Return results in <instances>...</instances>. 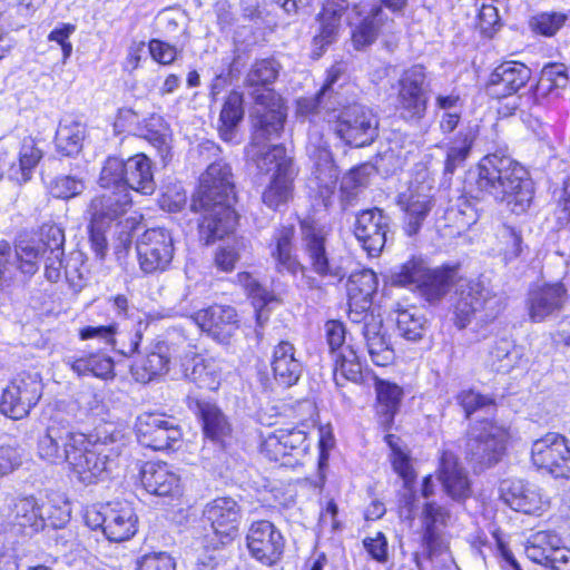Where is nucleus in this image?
<instances>
[{"mask_svg":"<svg viewBox=\"0 0 570 570\" xmlns=\"http://www.w3.org/2000/svg\"><path fill=\"white\" fill-rule=\"evenodd\" d=\"M334 381L342 386L346 381L357 383L362 380V365L355 350L345 345L334 354Z\"/></svg>","mask_w":570,"mask_h":570,"instance_id":"nucleus-49","label":"nucleus"},{"mask_svg":"<svg viewBox=\"0 0 570 570\" xmlns=\"http://www.w3.org/2000/svg\"><path fill=\"white\" fill-rule=\"evenodd\" d=\"M278 433L287 456H293L298 462L308 449L306 433L298 429H278Z\"/></svg>","mask_w":570,"mask_h":570,"instance_id":"nucleus-61","label":"nucleus"},{"mask_svg":"<svg viewBox=\"0 0 570 570\" xmlns=\"http://www.w3.org/2000/svg\"><path fill=\"white\" fill-rule=\"evenodd\" d=\"M196 406L203 422L205 436L214 442L223 443L232 433V425L226 415L215 403L197 401Z\"/></svg>","mask_w":570,"mask_h":570,"instance_id":"nucleus-41","label":"nucleus"},{"mask_svg":"<svg viewBox=\"0 0 570 570\" xmlns=\"http://www.w3.org/2000/svg\"><path fill=\"white\" fill-rule=\"evenodd\" d=\"M230 167L222 161L208 166L202 175L191 209L202 213L199 234L207 244L234 232L237 223Z\"/></svg>","mask_w":570,"mask_h":570,"instance_id":"nucleus-1","label":"nucleus"},{"mask_svg":"<svg viewBox=\"0 0 570 570\" xmlns=\"http://www.w3.org/2000/svg\"><path fill=\"white\" fill-rule=\"evenodd\" d=\"M42 379L38 372H21L2 391L0 412L12 419L26 417L42 395Z\"/></svg>","mask_w":570,"mask_h":570,"instance_id":"nucleus-7","label":"nucleus"},{"mask_svg":"<svg viewBox=\"0 0 570 570\" xmlns=\"http://www.w3.org/2000/svg\"><path fill=\"white\" fill-rule=\"evenodd\" d=\"M45 507L42 499L33 495L0 494V518L29 535L45 529Z\"/></svg>","mask_w":570,"mask_h":570,"instance_id":"nucleus-12","label":"nucleus"},{"mask_svg":"<svg viewBox=\"0 0 570 570\" xmlns=\"http://www.w3.org/2000/svg\"><path fill=\"white\" fill-rule=\"evenodd\" d=\"M248 551L265 566L275 564L284 550V538L274 524L266 520L253 522L246 535Z\"/></svg>","mask_w":570,"mask_h":570,"instance_id":"nucleus-17","label":"nucleus"},{"mask_svg":"<svg viewBox=\"0 0 570 570\" xmlns=\"http://www.w3.org/2000/svg\"><path fill=\"white\" fill-rule=\"evenodd\" d=\"M294 237V227L286 226L277 230L275 235V248L272 256L276 259V267L279 272L286 271L296 275L304 269L303 265L292 255V239Z\"/></svg>","mask_w":570,"mask_h":570,"instance_id":"nucleus-48","label":"nucleus"},{"mask_svg":"<svg viewBox=\"0 0 570 570\" xmlns=\"http://www.w3.org/2000/svg\"><path fill=\"white\" fill-rule=\"evenodd\" d=\"M171 358L170 347L166 342H157L145 356L131 367L136 381L148 383L168 373Z\"/></svg>","mask_w":570,"mask_h":570,"instance_id":"nucleus-37","label":"nucleus"},{"mask_svg":"<svg viewBox=\"0 0 570 570\" xmlns=\"http://www.w3.org/2000/svg\"><path fill=\"white\" fill-rule=\"evenodd\" d=\"M570 22V16L561 11H544L535 14L531 21V29L544 37L554 36L562 27Z\"/></svg>","mask_w":570,"mask_h":570,"instance_id":"nucleus-58","label":"nucleus"},{"mask_svg":"<svg viewBox=\"0 0 570 570\" xmlns=\"http://www.w3.org/2000/svg\"><path fill=\"white\" fill-rule=\"evenodd\" d=\"M81 340L97 338L118 350L125 356H131L138 351L142 333L138 326L132 333L125 335L116 323L101 326H87L80 331Z\"/></svg>","mask_w":570,"mask_h":570,"instance_id":"nucleus-34","label":"nucleus"},{"mask_svg":"<svg viewBox=\"0 0 570 570\" xmlns=\"http://www.w3.org/2000/svg\"><path fill=\"white\" fill-rule=\"evenodd\" d=\"M456 277V268L429 269L419 291L428 302H438L448 293Z\"/></svg>","mask_w":570,"mask_h":570,"instance_id":"nucleus-47","label":"nucleus"},{"mask_svg":"<svg viewBox=\"0 0 570 570\" xmlns=\"http://www.w3.org/2000/svg\"><path fill=\"white\" fill-rule=\"evenodd\" d=\"M271 366L275 381L285 387L295 385L303 372V363L296 355V348L287 341L279 342L273 348Z\"/></svg>","mask_w":570,"mask_h":570,"instance_id":"nucleus-35","label":"nucleus"},{"mask_svg":"<svg viewBox=\"0 0 570 570\" xmlns=\"http://www.w3.org/2000/svg\"><path fill=\"white\" fill-rule=\"evenodd\" d=\"M440 480L444 491L455 501H462L471 495V483L466 472L458 463L456 458L444 452L441 459Z\"/></svg>","mask_w":570,"mask_h":570,"instance_id":"nucleus-38","label":"nucleus"},{"mask_svg":"<svg viewBox=\"0 0 570 570\" xmlns=\"http://www.w3.org/2000/svg\"><path fill=\"white\" fill-rule=\"evenodd\" d=\"M86 137V127L83 124L70 118H65L59 122L56 131V147L63 156L77 155Z\"/></svg>","mask_w":570,"mask_h":570,"instance_id":"nucleus-46","label":"nucleus"},{"mask_svg":"<svg viewBox=\"0 0 570 570\" xmlns=\"http://www.w3.org/2000/svg\"><path fill=\"white\" fill-rule=\"evenodd\" d=\"M377 286V276L372 269L363 268L351 274L347 295L350 317L353 322H358L357 317L371 307Z\"/></svg>","mask_w":570,"mask_h":570,"instance_id":"nucleus-32","label":"nucleus"},{"mask_svg":"<svg viewBox=\"0 0 570 570\" xmlns=\"http://www.w3.org/2000/svg\"><path fill=\"white\" fill-rule=\"evenodd\" d=\"M389 218L381 209L362 212L355 223L354 234L371 256H377L387 240Z\"/></svg>","mask_w":570,"mask_h":570,"instance_id":"nucleus-24","label":"nucleus"},{"mask_svg":"<svg viewBox=\"0 0 570 570\" xmlns=\"http://www.w3.org/2000/svg\"><path fill=\"white\" fill-rule=\"evenodd\" d=\"M507 430L492 421L474 424L466 439V455L471 462L491 465L498 462L505 449Z\"/></svg>","mask_w":570,"mask_h":570,"instance_id":"nucleus-11","label":"nucleus"},{"mask_svg":"<svg viewBox=\"0 0 570 570\" xmlns=\"http://www.w3.org/2000/svg\"><path fill=\"white\" fill-rule=\"evenodd\" d=\"M159 129H147L146 139L158 150L160 157L166 160L170 156L171 131L161 118L155 119Z\"/></svg>","mask_w":570,"mask_h":570,"instance_id":"nucleus-63","label":"nucleus"},{"mask_svg":"<svg viewBox=\"0 0 570 570\" xmlns=\"http://www.w3.org/2000/svg\"><path fill=\"white\" fill-rule=\"evenodd\" d=\"M375 392L377 401L376 412L380 423L385 429H389L400 409L403 399V390L395 383L385 380H376Z\"/></svg>","mask_w":570,"mask_h":570,"instance_id":"nucleus-40","label":"nucleus"},{"mask_svg":"<svg viewBox=\"0 0 570 570\" xmlns=\"http://www.w3.org/2000/svg\"><path fill=\"white\" fill-rule=\"evenodd\" d=\"M136 570H176V562L167 552L146 553L137 560Z\"/></svg>","mask_w":570,"mask_h":570,"instance_id":"nucleus-64","label":"nucleus"},{"mask_svg":"<svg viewBox=\"0 0 570 570\" xmlns=\"http://www.w3.org/2000/svg\"><path fill=\"white\" fill-rule=\"evenodd\" d=\"M392 22L377 4L365 2L354 4L347 17L353 47L361 50L373 45L383 30L390 28Z\"/></svg>","mask_w":570,"mask_h":570,"instance_id":"nucleus-13","label":"nucleus"},{"mask_svg":"<svg viewBox=\"0 0 570 570\" xmlns=\"http://www.w3.org/2000/svg\"><path fill=\"white\" fill-rule=\"evenodd\" d=\"M425 78L422 66H413L402 73L399 80L397 101L404 118L420 119L424 116L428 102L424 91Z\"/></svg>","mask_w":570,"mask_h":570,"instance_id":"nucleus-18","label":"nucleus"},{"mask_svg":"<svg viewBox=\"0 0 570 570\" xmlns=\"http://www.w3.org/2000/svg\"><path fill=\"white\" fill-rule=\"evenodd\" d=\"M533 465L554 479L570 480V438L549 432L531 446Z\"/></svg>","mask_w":570,"mask_h":570,"instance_id":"nucleus-10","label":"nucleus"},{"mask_svg":"<svg viewBox=\"0 0 570 570\" xmlns=\"http://www.w3.org/2000/svg\"><path fill=\"white\" fill-rule=\"evenodd\" d=\"M131 205L132 199L128 190H104L91 199L88 206V215L96 226H110L126 215Z\"/></svg>","mask_w":570,"mask_h":570,"instance_id":"nucleus-26","label":"nucleus"},{"mask_svg":"<svg viewBox=\"0 0 570 570\" xmlns=\"http://www.w3.org/2000/svg\"><path fill=\"white\" fill-rule=\"evenodd\" d=\"M524 553L532 562L551 570H570V549L562 546L561 538L550 531H538L530 535Z\"/></svg>","mask_w":570,"mask_h":570,"instance_id":"nucleus-16","label":"nucleus"},{"mask_svg":"<svg viewBox=\"0 0 570 570\" xmlns=\"http://www.w3.org/2000/svg\"><path fill=\"white\" fill-rule=\"evenodd\" d=\"M140 481L154 495L175 497L181 492L178 471L165 462H146L140 470Z\"/></svg>","mask_w":570,"mask_h":570,"instance_id":"nucleus-30","label":"nucleus"},{"mask_svg":"<svg viewBox=\"0 0 570 570\" xmlns=\"http://www.w3.org/2000/svg\"><path fill=\"white\" fill-rule=\"evenodd\" d=\"M197 326L214 340L226 342L237 328V313L227 305H212L193 316Z\"/></svg>","mask_w":570,"mask_h":570,"instance_id":"nucleus-28","label":"nucleus"},{"mask_svg":"<svg viewBox=\"0 0 570 570\" xmlns=\"http://www.w3.org/2000/svg\"><path fill=\"white\" fill-rule=\"evenodd\" d=\"M137 254L140 267L146 273L164 271L174 257V242L164 228H149L138 239Z\"/></svg>","mask_w":570,"mask_h":570,"instance_id":"nucleus-15","label":"nucleus"},{"mask_svg":"<svg viewBox=\"0 0 570 570\" xmlns=\"http://www.w3.org/2000/svg\"><path fill=\"white\" fill-rule=\"evenodd\" d=\"M279 63L274 59H262L257 60L253 63L250 67L247 77H246V85L250 88H253L250 95L253 96L255 104H256V115L259 119V116L262 114H267L272 111V108L274 107L272 104V99L264 98L263 101H258V97L261 95H265L266 92L273 94L275 99H277V102L279 104V109L284 112L283 108V101L281 97H278L271 88L269 86L275 81V79L278 76L279 72Z\"/></svg>","mask_w":570,"mask_h":570,"instance_id":"nucleus-22","label":"nucleus"},{"mask_svg":"<svg viewBox=\"0 0 570 570\" xmlns=\"http://www.w3.org/2000/svg\"><path fill=\"white\" fill-rule=\"evenodd\" d=\"M501 495L512 510L524 514L540 515L550 507V499L542 489L523 480L504 481Z\"/></svg>","mask_w":570,"mask_h":570,"instance_id":"nucleus-19","label":"nucleus"},{"mask_svg":"<svg viewBox=\"0 0 570 570\" xmlns=\"http://www.w3.org/2000/svg\"><path fill=\"white\" fill-rule=\"evenodd\" d=\"M451 514L448 509L435 503L429 502L423 509V541L428 550V556L423 559L417 558V567L422 570L428 568V563H442L445 570H454V560L451 556L448 542L444 537V530L449 524Z\"/></svg>","mask_w":570,"mask_h":570,"instance_id":"nucleus-6","label":"nucleus"},{"mask_svg":"<svg viewBox=\"0 0 570 570\" xmlns=\"http://www.w3.org/2000/svg\"><path fill=\"white\" fill-rule=\"evenodd\" d=\"M294 174L284 176H272V180L263 193V203L269 208H278L285 204L292 191Z\"/></svg>","mask_w":570,"mask_h":570,"instance_id":"nucleus-57","label":"nucleus"},{"mask_svg":"<svg viewBox=\"0 0 570 570\" xmlns=\"http://www.w3.org/2000/svg\"><path fill=\"white\" fill-rule=\"evenodd\" d=\"M306 149L313 161V174L321 193L323 194L322 189L327 194L333 193L338 180V170L322 136L311 132Z\"/></svg>","mask_w":570,"mask_h":570,"instance_id":"nucleus-31","label":"nucleus"},{"mask_svg":"<svg viewBox=\"0 0 570 570\" xmlns=\"http://www.w3.org/2000/svg\"><path fill=\"white\" fill-rule=\"evenodd\" d=\"M335 118L334 131L346 144L364 147L377 137L379 119L367 107L353 104L344 107Z\"/></svg>","mask_w":570,"mask_h":570,"instance_id":"nucleus-8","label":"nucleus"},{"mask_svg":"<svg viewBox=\"0 0 570 570\" xmlns=\"http://www.w3.org/2000/svg\"><path fill=\"white\" fill-rule=\"evenodd\" d=\"M456 294L455 324L460 328H464L472 316L480 314V320L487 321L500 312L499 298L490 295L479 281L460 279Z\"/></svg>","mask_w":570,"mask_h":570,"instance_id":"nucleus-9","label":"nucleus"},{"mask_svg":"<svg viewBox=\"0 0 570 570\" xmlns=\"http://www.w3.org/2000/svg\"><path fill=\"white\" fill-rule=\"evenodd\" d=\"M531 77L530 69L517 61H507L498 66L491 73L488 82V94L502 99L517 94Z\"/></svg>","mask_w":570,"mask_h":570,"instance_id":"nucleus-29","label":"nucleus"},{"mask_svg":"<svg viewBox=\"0 0 570 570\" xmlns=\"http://www.w3.org/2000/svg\"><path fill=\"white\" fill-rule=\"evenodd\" d=\"M433 186L430 181L412 184L406 193L399 196V205L405 214V229L414 235L434 206Z\"/></svg>","mask_w":570,"mask_h":570,"instance_id":"nucleus-21","label":"nucleus"},{"mask_svg":"<svg viewBox=\"0 0 570 570\" xmlns=\"http://www.w3.org/2000/svg\"><path fill=\"white\" fill-rule=\"evenodd\" d=\"M106 518L104 533L110 541L129 540L137 531V515L128 502L106 504Z\"/></svg>","mask_w":570,"mask_h":570,"instance_id":"nucleus-36","label":"nucleus"},{"mask_svg":"<svg viewBox=\"0 0 570 570\" xmlns=\"http://www.w3.org/2000/svg\"><path fill=\"white\" fill-rule=\"evenodd\" d=\"M203 515L210 523L220 544H226L237 537L240 507L234 499L222 497L212 500L206 504Z\"/></svg>","mask_w":570,"mask_h":570,"instance_id":"nucleus-20","label":"nucleus"},{"mask_svg":"<svg viewBox=\"0 0 570 570\" xmlns=\"http://www.w3.org/2000/svg\"><path fill=\"white\" fill-rule=\"evenodd\" d=\"M569 82L568 69L563 63H549L541 70L538 90L543 95L559 96Z\"/></svg>","mask_w":570,"mask_h":570,"instance_id":"nucleus-55","label":"nucleus"},{"mask_svg":"<svg viewBox=\"0 0 570 570\" xmlns=\"http://www.w3.org/2000/svg\"><path fill=\"white\" fill-rule=\"evenodd\" d=\"M478 137L476 126L462 127L446 147L445 173L453 174L470 156Z\"/></svg>","mask_w":570,"mask_h":570,"instance_id":"nucleus-43","label":"nucleus"},{"mask_svg":"<svg viewBox=\"0 0 570 570\" xmlns=\"http://www.w3.org/2000/svg\"><path fill=\"white\" fill-rule=\"evenodd\" d=\"M65 362L78 376L94 375L108 380L115 375L114 361L104 354L90 353L80 356H69Z\"/></svg>","mask_w":570,"mask_h":570,"instance_id":"nucleus-44","label":"nucleus"},{"mask_svg":"<svg viewBox=\"0 0 570 570\" xmlns=\"http://www.w3.org/2000/svg\"><path fill=\"white\" fill-rule=\"evenodd\" d=\"M86 188L82 179L76 176H58L49 185L50 194L60 199H69L80 195Z\"/></svg>","mask_w":570,"mask_h":570,"instance_id":"nucleus-62","label":"nucleus"},{"mask_svg":"<svg viewBox=\"0 0 570 570\" xmlns=\"http://www.w3.org/2000/svg\"><path fill=\"white\" fill-rule=\"evenodd\" d=\"M351 13L347 0H326L320 13V31L313 38L312 53L320 58L324 49L333 43L342 26V19Z\"/></svg>","mask_w":570,"mask_h":570,"instance_id":"nucleus-27","label":"nucleus"},{"mask_svg":"<svg viewBox=\"0 0 570 570\" xmlns=\"http://www.w3.org/2000/svg\"><path fill=\"white\" fill-rule=\"evenodd\" d=\"M363 336L371 361L377 366H386L394 360V350L383 328L382 322L371 316L363 326Z\"/></svg>","mask_w":570,"mask_h":570,"instance_id":"nucleus-39","label":"nucleus"},{"mask_svg":"<svg viewBox=\"0 0 570 570\" xmlns=\"http://www.w3.org/2000/svg\"><path fill=\"white\" fill-rule=\"evenodd\" d=\"M444 219L449 226L456 228L458 233L473 225L478 215L475 209L464 198H459L455 206L449 207L444 213Z\"/></svg>","mask_w":570,"mask_h":570,"instance_id":"nucleus-59","label":"nucleus"},{"mask_svg":"<svg viewBox=\"0 0 570 570\" xmlns=\"http://www.w3.org/2000/svg\"><path fill=\"white\" fill-rule=\"evenodd\" d=\"M426 320L415 306L397 309V331L407 341H419L425 332Z\"/></svg>","mask_w":570,"mask_h":570,"instance_id":"nucleus-51","label":"nucleus"},{"mask_svg":"<svg viewBox=\"0 0 570 570\" xmlns=\"http://www.w3.org/2000/svg\"><path fill=\"white\" fill-rule=\"evenodd\" d=\"M76 404L59 400L46 410L48 422L37 443L38 456L50 464L68 463L76 450L85 442V434L71 429Z\"/></svg>","mask_w":570,"mask_h":570,"instance_id":"nucleus-4","label":"nucleus"},{"mask_svg":"<svg viewBox=\"0 0 570 570\" xmlns=\"http://www.w3.org/2000/svg\"><path fill=\"white\" fill-rule=\"evenodd\" d=\"M46 237L48 250L41 256L45 262V275L48 281L56 283L60 279L63 267L65 235L59 227L51 226L48 228Z\"/></svg>","mask_w":570,"mask_h":570,"instance_id":"nucleus-45","label":"nucleus"},{"mask_svg":"<svg viewBox=\"0 0 570 570\" xmlns=\"http://www.w3.org/2000/svg\"><path fill=\"white\" fill-rule=\"evenodd\" d=\"M264 98L272 99L273 108L267 114H262L256 122V129L252 144L247 148V157L256 164L262 174H272V176H284L294 174L292 160L286 155V149L282 145H266L273 136H278L283 130L285 112L279 109L277 99L271 92L261 95L257 99L264 102Z\"/></svg>","mask_w":570,"mask_h":570,"instance_id":"nucleus-5","label":"nucleus"},{"mask_svg":"<svg viewBox=\"0 0 570 570\" xmlns=\"http://www.w3.org/2000/svg\"><path fill=\"white\" fill-rule=\"evenodd\" d=\"M475 186L479 193L505 204L517 215L528 212L534 196L527 169L510 156L500 154L487 155L479 161Z\"/></svg>","mask_w":570,"mask_h":570,"instance_id":"nucleus-2","label":"nucleus"},{"mask_svg":"<svg viewBox=\"0 0 570 570\" xmlns=\"http://www.w3.org/2000/svg\"><path fill=\"white\" fill-rule=\"evenodd\" d=\"M238 282L246 288L249 296L254 301L257 311V322L262 323L263 311L262 308L276 299L275 295L264 287L248 273H239L237 275Z\"/></svg>","mask_w":570,"mask_h":570,"instance_id":"nucleus-60","label":"nucleus"},{"mask_svg":"<svg viewBox=\"0 0 570 570\" xmlns=\"http://www.w3.org/2000/svg\"><path fill=\"white\" fill-rule=\"evenodd\" d=\"M429 268L421 258H412L392 273V283L400 286L419 289Z\"/></svg>","mask_w":570,"mask_h":570,"instance_id":"nucleus-52","label":"nucleus"},{"mask_svg":"<svg viewBox=\"0 0 570 570\" xmlns=\"http://www.w3.org/2000/svg\"><path fill=\"white\" fill-rule=\"evenodd\" d=\"M45 510V527L50 524L53 528H61L70 520V503L61 494H50L42 499Z\"/></svg>","mask_w":570,"mask_h":570,"instance_id":"nucleus-56","label":"nucleus"},{"mask_svg":"<svg viewBox=\"0 0 570 570\" xmlns=\"http://www.w3.org/2000/svg\"><path fill=\"white\" fill-rule=\"evenodd\" d=\"M184 375L199 387L218 390L223 380V364L215 357L197 355L191 348L180 356Z\"/></svg>","mask_w":570,"mask_h":570,"instance_id":"nucleus-25","label":"nucleus"},{"mask_svg":"<svg viewBox=\"0 0 570 570\" xmlns=\"http://www.w3.org/2000/svg\"><path fill=\"white\" fill-rule=\"evenodd\" d=\"M520 353L509 340H500L489 350L487 365L495 372L508 373L519 362Z\"/></svg>","mask_w":570,"mask_h":570,"instance_id":"nucleus-50","label":"nucleus"},{"mask_svg":"<svg viewBox=\"0 0 570 570\" xmlns=\"http://www.w3.org/2000/svg\"><path fill=\"white\" fill-rule=\"evenodd\" d=\"M568 301V291L560 282L533 286L528 294L527 306L533 322H542L561 311Z\"/></svg>","mask_w":570,"mask_h":570,"instance_id":"nucleus-23","label":"nucleus"},{"mask_svg":"<svg viewBox=\"0 0 570 570\" xmlns=\"http://www.w3.org/2000/svg\"><path fill=\"white\" fill-rule=\"evenodd\" d=\"M126 180V161L118 157H108L99 175V186L104 190H127Z\"/></svg>","mask_w":570,"mask_h":570,"instance_id":"nucleus-53","label":"nucleus"},{"mask_svg":"<svg viewBox=\"0 0 570 570\" xmlns=\"http://www.w3.org/2000/svg\"><path fill=\"white\" fill-rule=\"evenodd\" d=\"M138 442L156 451L168 450L181 439L176 420L161 413H142L136 422Z\"/></svg>","mask_w":570,"mask_h":570,"instance_id":"nucleus-14","label":"nucleus"},{"mask_svg":"<svg viewBox=\"0 0 570 570\" xmlns=\"http://www.w3.org/2000/svg\"><path fill=\"white\" fill-rule=\"evenodd\" d=\"M47 250L46 240L18 244L14 250V258L19 264L18 268L23 274L33 275L39 268V259Z\"/></svg>","mask_w":570,"mask_h":570,"instance_id":"nucleus-54","label":"nucleus"},{"mask_svg":"<svg viewBox=\"0 0 570 570\" xmlns=\"http://www.w3.org/2000/svg\"><path fill=\"white\" fill-rule=\"evenodd\" d=\"M127 190L132 189L142 195H151L156 189L151 163L142 154L135 155L126 161Z\"/></svg>","mask_w":570,"mask_h":570,"instance_id":"nucleus-42","label":"nucleus"},{"mask_svg":"<svg viewBox=\"0 0 570 570\" xmlns=\"http://www.w3.org/2000/svg\"><path fill=\"white\" fill-rule=\"evenodd\" d=\"M301 227L305 252L314 272L320 275L332 274L327 254L328 229L312 220H303Z\"/></svg>","mask_w":570,"mask_h":570,"instance_id":"nucleus-33","label":"nucleus"},{"mask_svg":"<svg viewBox=\"0 0 570 570\" xmlns=\"http://www.w3.org/2000/svg\"><path fill=\"white\" fill-rule=\"evenodd\" d=\"M128 428L122 423L105 422L94 435L85 434V442L71 455L68 465L83 484L107 479L115 460L128 440Z\"/></svg>","mask_w":570,"mask_h":570,"instance_id":"nucleus-3","label":"nucleus"}]
</instances>
